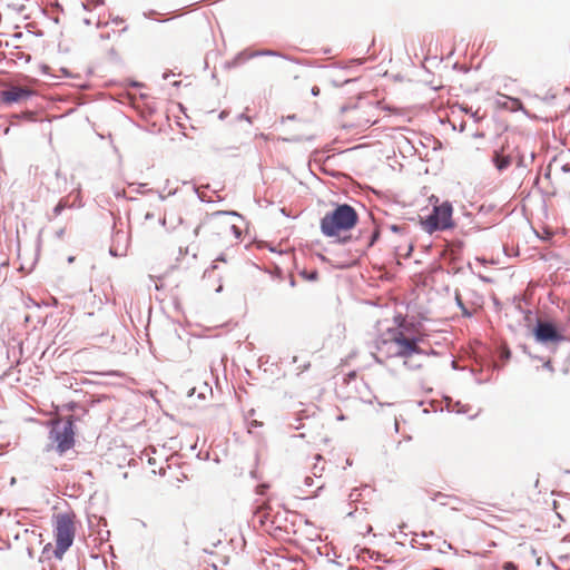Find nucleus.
Masks as SVG:
<instances>
[{"label":"nucleus","instance_id":"nucleus-17","mask_svg":"<svg viewBox=\"0 0 570 570\" xmlns=\"http://www.w3.org/2000/svg\"><path fill=\"white\" fill-rule=\"evenodd\" d=\"M29 534L33 535V537H39V538L41 537V534L37 533V531L35 529H31V530L23 529V535H29Z\"/></svg>","mask_w":570,"mask_h":570},{"label":"nucleus","instance_id":"nucleus-22","mask_svg":"<svg viewBox=\"0 0 570 570\" xmlns=\"http://www.w3.org/2000/svg\"><path fill=\"white\" fill-rule=\"evenodd\" d=\"M261 425H262V424H261L258 421H256V420L252 421V422L249 423V432L252 431V428H258V426H261Z\"/></svg>","mask_w":570,"mask_h":570},{"label":"nucleus","instance_id":"nucleus-26","mask_svg":"<svg viewBox=\"0 0 570 570\" xmlns=\"http://www.w3.org/2000/svg\"><path fill=\"white\" fill-rule=\"evenodd\" d=\"M451 364H452L453 368H456V361L455 360H453Z\"/></svg>","mask_w":570,"mask_h":570},{"label":"nucleus","instance_id":"nucleus-1","mask_svg":"<svg viewBox=\"0 0 570 570\" xmlns=\"http://www.w3.org/2000/svg\"><path fill=\"white\" fill-rule=\"evenodd\" d=\"M395 327L387 328L377 341L380 352L393 353L396 356H409L425 353L421 347L424 342L419 327L406 321L402 314L393 318Z\"/></svg>","mask_w":570,"mask_h":570},{"label":"nucleus","instance_id":"nucleus-30","mask_svg":"<svg viewBox=\"0 0 570 570\" xmlns=\"http://www.w3.org/2000/svg\"><path fill=\"white\" fill-rule=\"evenodd\" d=\"M530 158H531V161H532V160H533V158H534V155H533L532 153H531V155H530Z\"/></svg>","mask_w":570,"mask_h":570},{"label":"nucleus","instance_id":"nucleus-23","mask_svg":"<svg viewBox=\"0 0 570 570\" xmlns=\"http://www.w3.org/2000/svg\"><path fill=\"white\" fill-rule=\"evenodd\" d=\"M305 484H306L307 487L313 485V479H312L311 476H306V478H305Z\"/></svg>","mask_w":570,"mask_h":570},{"label":"nucleus","instance_id":"nucleus-7","mask_svg":"<svg viewBox=\"0 0 570 570\" xmlns=\"http://www.w3.org/2000/svg\"><path fill=\"white\" fill-rule=\"evenodd\" d=\"M492 161L499 171L505 170L512 164H515L518 167L527 166L525 156L522 153V146H511L508 141L499 149L494 150Z\"/></svg>","mask_w":570,"mask_h":570},{"label":"nucleus","instance_id":"nucleus-11","mask_svg":"<svg viewBox=\"0 0 570 570\" xmlns=\"http://www.w3.org/2000/svg\"><path fill=\"white\" fill-rule=\"evenodd\" d=\"M455 302L458 306L461 308L463 316L470 317L474 313H476L478 308H480V304H472L471 306H466L465 303L462 299V296L460 293H455Z\"/></svg>","mask_w":570,"mask_h":570},{"label":"nucleus","instance_id":"nucleus-6","mask_svg":"<svg viewBox=\"0 0 570 570\" xmlns=\"http://www.w3.org/2000/svg\"><path fill=\"white\" fill-rule=\"evenodd\" d=\"M49 439L55 444V450L60 455L70 450L75 445V431L72 420L69 417L63 422H55L49 432Z\"/></svg>","mask_w":570,"mask_h":570},{"label":"nucleus","instance_id":"nucleus-9","mask_svg":"<svg viewBox=\"0 0 570 570\" xmlns=\"http://www.w3.org/2000/svg\"><path fill=\"white\" fill-rule=\"evenodd\" d=\"M534 336L541 343H559L566 340L562 331L550 322L539 321L534 328Z\"/></svg>","mask_w":570,"mask_h":570},{"label":"nucleus","instance_id":"nucleus-28","mask_svg":"<svg viewBox=\"0 0 570 570\" xmlns=\"http://www.w3.org/2000/svg\"><path fill=\"white\" fill-rule=\"evenodd\" d=\"M315 459H316L317 461H321V460H322V456H321L320 454H317V455L315 456Z\"/></svg>","mask_w":570,"mask_h":570},{"label":"nucleus","instance_id":"nucleus-2","mask_svg":"<svg viewBox=\"0 0 570 570\" xmlns=\"http://www.w3.org/2000/svg\"><path fill=\"white\" fill-rule=\"evenodd\" d=\"M239 222L240 216L235 213H214L196 227L195 234L198 235L200 228H204L213 238L237 244L242 236Z\"/></svg>","mask_w":570,"mask_h":570},{"label":"nucleus","instance_id":"nucleus-8","mask_svg":"<svg viewBox=\"0 0 570 570\" xmlns=\"http://www.w3.org/2000/svg\"><path fill=\"white\" fill-rule=\"evenodd\" d=\"M375 108L371 105L355 107L347 114V124L345 126L356 129H365L375 124L373 111Z\"/></svg>","mask_w":570,"mask_h":570},{"label":"nucleus","instance_id":"nucleus-15","mask_svg":"<svg viewBox=\"0 0 570 570\" xmlns=\"http://www.w3.org/2000/svg\"><path fill=\"white\" fill-rule=\"evenodd\" d=\"M415 360H416V358H405V360H404V362H403V364H404L405 366L411 367V368H419V367H421V364H419V363H414V362H413V361H415Z\"/></svg>","mask_w":570,"mask_h":570},{"label":"nucleus","instance_id":"nucleus-3","mask_svg":"<svg viewBox=\"0 0 570 570\" xmlns=\"http://www.w3.org/2000/svg\"><path fill=\"white\" fill-rule=\"evenodd\" d=\"M357 220V213L352 206L337 205L321 219V230L327 237H336L340 242H346L350 237L345 234L355 227Z\"/></svg>","mask_w":570,"mask_h":570},{"label":"nucleus","instance_id":"nucleus-5","mask_svg":"<svg viewBox=\"0 0 570 570\" xmlns=\"http://www.w3.org/2000/svg\"><path fill=\"white\" fill-rule=\"evenodd\" d=\"M452 214V205L449 202H444L441 205L434 206L432 214L422 219L421 225L429 234L451 228L453 227Z\"/></svg>","mask_w":570,"mask_h":570},{"label":"nucleus","instance_id":"nucleus-20","mask_svg":"<svg viewBox=\"0 0 570 570\" xmlns=\"http://www.w3.org/2000/svg\"><path fill=\"white\" fill-rule=\"evenodd\" d=\"M65 205L62 204V202H60L56 208H55V213L56 215L60 214V212L63 209Z\"/></svg>","mask_w":570,"mask_h":570},{"label":"nucleus","instance_id":"nucleus-10","mask_svg":"<svg viewBox=\"0 0 570 570\" xmlns=\"http://www.w3.org/2000/svg\"><path fill=\"white\" fill-rule=\"evenodd\" d=\"M35 92L28 87L11 86L1 91V100L6 104L21 102L30 98Z\"/></svg>","mask_w":570,"mask_h":570},{"label":"nucleus","instance_id":"nucleus-29","mask_svg":"<svg viewBox=\"0 0 570 570\" xmlns=\"http://www.w3.org/2000/svg\"><path fill=\"white\" fill-rule=\"evenodd\" d=\"M20 537H21V533H20V532H18V533L16 534V539H19Z\"/></svg>","mask_w":570,"mask_h":570},{"label":"nucleus","instance_id":"nucleus-18","mask_svg":"<svg viewBox=\"0 0 570 570\" xmlns=\"http://www.w3.org/2000/svg\"><path fill=\"white\" fill-rule=\"evenodd\" d=\"M504 570H518V567L513 562H505L503 564Z\"/></svg>","mask_w":570,"mask_h":570},{"label":"nucleus","instance_id":"nucleus-24","mask_svg":"<svg viewBox=\"0 0 570 570\" xmlns=\"http://www.w3.org/2000/svg\"><path fill=\"white\" fill-rule=\"evenodd\" d=\"M432 39H433V37H432V36H424V37H423V40H424V41H426V40L432 41Z\"/></svg>","mask_w":570,"mask_h":570},{"label":"nucleus","instance_id":"nucleus-25","mask_svg":"<svg viewBox=\"0 0 570 570\" xmlns=\"http://www.w3.org/2000/svg\"><path fill=\"white\" fill-rule=\"evenodd\" d=\"M350 498H351L352 500H357V498H356V493H354V492H352V493L350 494Z\"/></svg>","mask_w":570,"mask_h":570},{"label":"nucleus","instance_id":"nucleus-12","mask_svg":"<svg viewBox=\"0 0 570 570\" xmlns=\"http://www.w3.org/2000/svg\"><path fill=\"white\" fill-rule=\"evenodd\" d=\"M537 360L541 362V365L535 366L537 368L541 367L542 370L547 371L550 374L553 372L551 358H537Z\"/></svg>","mask_w":570,"mask_h":570},{"label":"nucleus","instance_id":"nucleus-4","mask_svg":"<svg viewBox=\"0 0 570 570\" xmlns=\"http://www.w3.org/2000/svg\"><path fill=\"white\" fill-rule=\"evenodd\" d=\"M53 533L56 540L53 556L61 560L73 543L76 533L75 514L72 512L56 514L53 517Z\"/></svg>","mask_w":570,"mask_h":570},{"label":"nucleus","instance_id":"nucleus-16","mask_svg":"<svg viewBox=\"0 0 570 570\" xmlns=\"http://www.w3.org/2000/svg\"><path fill=\"white\" fill-rule=\"evenodd\" d=\"M323 471H324V466H323V465H322V466H320L318 464H314V466H313V475H314L315 478H321V476H322Z\"/></svg>","mask_w":570,"mask_h":570},{"label":"nucleus","instance_id":"nucleus-27","mask_svg":"<svg viewBox=\"0 0 570 570\" xmlns=\"http://www.w3.org/2000/svg\"><path fill=\"white\" fill-rule=\"evenodd\" d=\"M148 463H149V464H155L154 459L149 458V459H148Z\"/></svg>","mask_w":570,"mask_h":570},{"label":"nucleus","instance_id":"nucleus-19","mask_svg":"<svg viewBox=\"0 0 570 570\" xmlns=\"http://www.w3.org/2000/svg\"><path fill=\"white\" fill-rule=\"evenodd\" d=\"M65 205L62 204V202H60L56 208H55V213L56 215L60 214V212L63 209Z\"/></svg>","mask_w":570,"mask_h":570},{"label":"nucleus","instance_id":"nucleus-13","mask_svg":"<svg viewBox=\"0 0 570 570\" xmlns=\"http://www.w3.org/2000/svg\"><path fill=\"white\" fill-rule=\"evenodd\" d=\"M302 276L308 281H317L318 279V272L317 271H303Z\"/></svg>","mask_w":570,"mask_h":570},{"label":"nucleus","instance_id":"nucleus-21","mask_svg":"<svg viewBox=\"0 0 570 570\" xmlns=\"http://www.w3.org/2000/svg\"><path fill=\"white\" fill-rule=\"evenodd\" d=\"M29 360H30V358H23V360L18 358V360H17V366L26 365V364L28 363V361H29Z\"/></svg>","mask_w":570,"mask_h":570},{"label":"nucleus","instance_id":"nucleus-14","mask_svg":"<svg viewBox=\"0 0 570 570\" xmlns=\"http://www.w3.org/2000/svg\"><path fill=\"white\" fill-rule=\"evenodd\" d=\"M509 101L511 104L510 108L512 110H518L522 106L521 101L519 99H517V98H509Z\"/></svg>","mask_w":570,"mask_h":570}]
</instances>
